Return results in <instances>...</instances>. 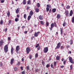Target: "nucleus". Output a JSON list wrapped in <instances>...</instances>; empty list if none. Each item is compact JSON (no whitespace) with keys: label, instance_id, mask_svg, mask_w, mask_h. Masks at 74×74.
Listing matches in <instances>:
<instances>
[{"label":"nucleus","instance_id":"f257e3e1","mask_svg":"<svg viewBox=\"0 0 74 74\" xmlns=\"http://www.w3.org/2000/svg\"><path fill=\"white\" fill-rule=\"evenodd\" d=\"M51 27L49 28L51 31L52 30V28L55 26V27H56V23L54 22L53 23H52L51 25Z\"/></svg>","mask_w":74,"mask_h":74},{"label":"nucleus","instance_id":"f03ea898","mask_svg":"<svg viewBox=\"0 0 74 74\" xmlns=\"http://www.w3.org/2000/svg\"><path fill=\"white\" fill-rule=\"evenodd\" d=\"M46 10L47 12H48L49 10V8H51V5H50L48 4L47 5Z\"/></svg>","mask_w":74,"mask_h":74},{"label":"nucleus","instance_id":"7ed1b4c3","mask_svg":"<svg viewBox=\"0 0 74 74\" xmlns=\"http://www.w3.org/2000/svg\"><path fill=\"white\" fill-rule=\"evenodd\" d=\"M61 46V43L60 42H59L57 44V46H56V48H55V49H58V48H59L60 46Z\"/></svg>","mask_w":74,"mask_h":74},{"label":"nucleus","instance_id":"20e7f679","mask_svg":"<svg viewBox=\"0 0 74 74\" xmlns=\"http://www.w3.org/2000/svg\"><path fill=\"white\" fill-rule=\"evenodd\" d=\"M8 47H7V45H6L4 47V50H5V52L6 53L7 52H8Z\"/></svg>","mask_w":74,"mask_h":74},{"label":"nucleus","instance_id":"39448f33","mask_svg":"<svg viewBox=\"0 0 74 74\" xmlns=\"http://www.w3.org/2000/svg\"><path fill=\"white\" fill-rule=\"evenodd\" d=\"M48 51V47L44 48V49L43 50L44 53H47Z\"/></svg>","mask_w":74,"mask_h":74},{"label":"nucleus","instance_id":"423d86ee","mask_svg":"<svg viewBox=\"0 0 74 74\" xmlns=\"http://www.w3.org/2000/svg\"><path fill=\"white\" fill-rule=\"evenodd\" d=\"M19 49H20V47L19 45L17 46L16 48V51L17 53L18 51H19Z\"/></svg>","mask_w":74,"mask_h":74},{"label":"nucleus","instance_id":"0eeeda50","mask_svg":"<svg viewBox=\"0 0 74 74\" xmlns=\"http://www.w3.org/2000/svg\"><path fill=\"white\" fill-rule=\"evenodd\" d=\"M68 58H69V60L71 63H73L74 62H73V59L71 57H69Z\"/></svg>","mask_w":74,"mask_h":74},{"label":"nucleus","instance_id":"6e6552de","mask_svg":"<svg viewBox=\"0 0 74 74\" xmlns=\"http://www.w3.org/2000/svg\"><path fill=\"white\" fill-rule=\"evenodd\" d=\"M26 51L27 53L28 54L29 53V52L31 51V50L30 49H29V47H28L27 48Z\"/></svg>","mask_w":74,"mask_h":74},{"label":"nucleus","instance_id":"1a4fd4ad","mask_svg":"<svg viewBox=\"0 0 74 74\" xmlns=\"http://www.w3.org/2000/svg\"><path fill=\"white\" fill-rule=\"evenodd\" d=\"M40 34V32H35L34 36L35 37H38V34Z\"/></svg>","mask_w":74,"mask_h":74},{"label":"nucleus","instance_id":"9d476101","mask_svg":"<svg viewBox=\"0 0 74 74\" xmlns=\"http://www.w3.org/2000/svg\"><path fill=\"white\" fill-rule=\"evenodd\" d=\"M61 17V16H60V14H57V19H60Z\"/></svg>","mask_w":74,"mask_h":74},{"label":"nucleus","instance_id":"9b49d317","mask_svg":"<svg viewBox=\"0 0 74 74\" xmlns=\"http://www.w3.org/2000/svg\"><path fill=\"white\" fill-rule=\"evenodd\" d=\"M65 13L66 16H69V11L67 10L66 11H65Z\"/></svg>","mask_w":74,"mask_h":74},{"label":"nucleus","instance_id":"f8f14e48","mask_svg":"<svg viewBox=\"0 0 74 74\" xmlns=\"http://www.w3.org/2000/svg\"><path fill=\"white\" fill-rule=\"evenodd\" d=\"M39 19L40 20H42V19H43V16L40 15L39 17Z\"/></svg>","mask_w":74,"mask_h":74},{"label":"nucleus","instance_id":"ddd939ff","mask_svg":"<svg viewBox=\"0 0 74 74\" xmlns=\"http://www.w3.org/2000/svg\"><path fill=\"white\" fill-rule=\"evenodd\" d=\"M73 10H72L70 11V16H72V15H73Z\"/></svg>","mask_w":74,"mask_h":74},{"label":"nucleus","instance_id":"4468645a","mask_svg":"<svg viewBox=\"0 0 74 74\" xmlns=\"http://www.w3.org/2000/svg\"><path fill=\"white\" fill-rule=\"evenodd\" d=\"M27 4L29 5H31V1L30 0H28L27 2Z\"/></svg>","mask_w":74,"mask_h":74},{"label":"nucleus","instance_id":"2eb2a0df","mask_svg":"<svg viewBox=\"0 0 74 74\" xmlns=\"http://www.w3.org/2000/svg\"><path fill=\"white\" fill-rule=\"evenodd\" d=\"M19 8H18L16 10V14H18V13H19Z\"/></svg>","mask_w":74,"mask_h":74},{"label":"nucleus","instance_id":"dca6fc26","mask_svg":"<svg viewBox=\"0 0 74 74\" xmlns=\"http://www.w3.org/2000/svg\"><path fill=\"white\" fill-rule=\"evenodd\" d=\"M29 15H30L31 16H32L33 15V12L31 10L30 12Z\"/></svg>","mask_w":74,"mask_h":74},{"label":"nucleus","instance_id":"f3484780","mask_svg":"<svg viewBox=\"0 0 74 74\" xmlns=\"http://www.w3.org/2000/svg\"><path fill=\"white\" fill-rule=\"evenodd\" d=\"M13 52H14V48H13V47H12L11 49V53L12 55V54H13Z\"/></svg>","mask_w":74,"mask_h":74},{"label":"nucleus","instance_id":"a211bd4d","mask_svg":"<svg viewBox=\"0 0 74 74\" xmlns=\"http://www.w3.org/2000/svg\"><path fill=\"white\" fill-rule=\"evenodd\" d=\"M39 10H39V9L38 8H36L35 9V12H39Z\"/></svg>","mask_w":74,"mask_h":74},{"label":"nucleus","instance_id":"6ab92c4d","mask_svg":"<svg viewBox=\"0 0 74 74\" xmlns=\"http://www.w3.org/2000/svg\"><path fill=\"white\" fill-rule=\"evenodd\" d=\"M14 59H11V61L10 62V64H12L14 62Z\"/></svg>","mask_w":74,"mask_h":74},{"label":"nucleus","instance_id":"aec40b11","mask_svg":"<svg viewBox=\"0 0 74 74\" xmlns=\"http://www.w3.org/2000/svg\"><path fill=\"white\" fill-rule=\"evenodd\" d=\"M56 59L57 60H60V56H57L56 57Z\"/></svg>","mask_w":74,"mask_h":74},{"label":"nucleus","instance_id":"412c9836","mask_svg":"<svg viewBox=\"0 0 74 74\" xmlns=\"http://www.w3.org/2000/svg\"><path fill=\"white\" fill-rule=\"evenodd\" d=\"M56 11V8H54L52 10V12L53 13L55 12Z\"/></svg>","mask_w":74,"mask_h":74},{"label":"nucleus","instance_id":"4be33fe9","mask_svg":"<svg viewBox=\"0 0 74 74\" xmlns=\"http://www.w3.org/2000/svg\"><path fill=\"white\" fill-rule=\"evenodd\" d=\"M3 41H0V47H1L3 45Z\"/></svg>","mask_w":74,"mask_h":74},{"label":"nucleus","instance_id":"5701e85b","mask_svg":"<svg viewBox=\"0 0 74 74\" xmlns=\"http://www.w3.org/2000/svg\"><path fill=\"white\" fill-rule=\"evenodd\" d=\"M45 23L42 21H41L40 23L41 25H44V23Z\"/></svg>","mask_w":74,"mask_h":74},{"label":"nucleus","instance_id":"b1692460","mask_svg":"<svg viewBox=\"0 0 74 74\" xmlns=\"http://www.w3.org/2000/svg\"><path fill=\"white\" fill-rule=\"evenodd\" d=\"M23 4L25 5L26 3V0H23Z\"/></svg>","mask_w":74,"mask_h":74},{"label":"nucleus","instance_id":"393cba45","mask_svg":"<svg viewBox=\"0 0 74 74\" xmlns=\"http://www.w3.org/2000/svg\"><path fill=\"white\" fill-rule=\"evenodd\" d=\"M60 32H61V36H62V34H63V29H62L61 28L60 29Z\"/></svg>","mask_w":74,"mask_h":74},{"label":"nucleus","instance_id":"a878e982","mask_svg":"<svg viewBox=\"0 0 74 74\" xmlns=\"http://www.w3.org/2000/svg\"><path fill=\"white\" fill-rule=\"evenodd\" d=\"M32 17V16L30 15H29L28 16V18L27 19L28 21H29L30 19V18H31V17Z\"/></svg>","mask_w":74,"mask_h":74},{"label":"nucleus","instance_id":"bb28decb","mask_svg":"<svg viewBox=\"0 0 74 74\" xmlns=\"http://www.w3.org/2000/svg\"><path fill=\"white\" fill-rule=\"evenodd\" d=\"M72 22L74 23V16H73V18H72Z\"/></svg>","mask_w":74,"mask_h":74},{"label":"nucleus","instance_id":"cd10ccee","mask_svg":"<svg viewBox=\"0 0 74 74\" xmlns=\"http://www.w3.org/2000/svg\"><path fill=\"white\" fill-rule=\"evenodd\" d=\"M7 14V16H8V17H9L10 15V12H8Z\"/></svg>","mask_w":74,"mask_h":74},{"label":"nucleus","instance_id":"c85d7f7f","mask_svg":"<svg viewBox=\"0 0 74 74\" xmlns=\"http://www.w3.org/2000/svg\"><path fill=\"white\" fill-rule=\"evenodd\" d=\"M35 71L36 73L38 72V71H39V69H35Z\"/></svg>","mask_w":74,"mask_h":74},{"label":"nucleus","instance_id":"c756f323","mask_svg":"<svg viewBox=\"0 0 74 74\" xmlns=\"http://www.w3.org/2000/svg\"><path fill=\"white\" fill-rule=\"evenodd\" d=\"M0 2L1 3H4L5 1V0H0Z\"/></svg>","mask_w":74,"mask_h":74},{"label":"nucleus","instance_id":"7c9ffc66","mask_svg":"<svg viewBox=\"0 0 74 74\" xmlns=\"http://www.w3.org/2000/svg\"><path fill=\"white\" fill-rule=\"evenodd\" d=\"M37 6L38 8H39V7H40V3H37Z\"/></svg>","mask_w":74,"mask_h":74},{"label":"nucleus","instance_id":"2f4dec72","mask_svg":"<svg viewBox=\"0 0 74 74\" xmlns=\"http://www.w3.org/2000/svg\"><path fill=\"white\" fill-rule=\"evenodd\" d=\"M70 68L71 70H73V65L72 64L70 66Z\"/></svg>","mask_w":74,"mask_h":74},{"label":"nucleus","instance_id":"473e14b6","mask_svg":"<svg viewBox=\"0 0 74 74\" xmlns=\"http://www.w3.org/2000/svg\"><path fill=\"white\" fill-rule=\"evenodd\" d=\"M15 71H16L18 70V68L16 67H15L14 68Z\"/></svg>","mask_w":74,"mask_h":74},{"label":"nucleus","instance_id":"72a5a7b5","mask_svg":"<svg viewBox=\"0 0 74 74\" xmlns=\"http://www.w3.org/2000/svg\"><path fill=\"white\" fill-rule=\"evenodd\" d=\"M70 8V6H69V5H68L66 6V9H69Z\"/></svg>","mask_w":74,"mask_h":74},{"label":"nucleus","instance_id":"f704fd0d","mask_svg":"<svg viewBox=\"0 0 74 74\" xmlns=\"http://www.w3.org/2000/svg\"><path fill=\"white\" fill-rule=\"evenodd\" d=\"M46 25L47 26H49V23L48 22H46Z\"/></svg>","mask_w":74,"mask_h":74},{"label":"nucleus","instance_id":"c9c22d12","mask_svg":"<svg viewBox=\"0 0 74 74\" xmlns=\"http://www.w3.org/2000/svg\"><path fill=\"white\" fill-rule=\"evenodd\" d=\"M19 21V18H16L15 19V22H18V21Z\"/></svg>","mask_w":74,"mask_h":74},{"label":"nucleus","instance_id":"e433bc0d","mask_svg":"<svg viewBox=\"0 0 74 74\" xmlns=\"http://www.w3.org/2000/svg\"><path fill=\"white\" fill-rule=\"evenodd\" d=\"M38 53H36L35 54V57L36 58H37L38 57Z\"/></svg>","mask_w":74,"mask_h":74},{"label":"nucleus","instance_id":"4c0bfd02","mask_svg":"<svg viewBox=\"0 0 74 74\" xmlns=\"http://www.w3.org/2000/svg\"><path fill=\"white\" fill-rule=\"evenodd\" d=\"M40 45L39 44H38L36 45V48H38V47H39V45Z\"/></svg>","mask_w":74,"mask_h":74},{"label":"nucleus","instance_id":"58836bf2","mask_svg":"<svg viewBox=\"0 0 74 74\" xmlns=\"http://www.w3.org/2000/svg\"><path fill=\"white\" fill-rule=\"evenodd\" d=\"M24 18L25 19H26V14H25L24 15Z\"/></svg>","mask_w":74,"mask_h":74},{"label":"nucleus","instance_id":"ea45409f","mask_svg":"<svg viewBox=\"0 0 74 74\" xmlns=\"http://www.w3.org/2000/svg\"><path fill=\"white\" fill-rule=\"evenodd\" d=\"M66 23L65 22H64V23L63 24V26L64 27V26H66Z\"/></svg>","mask_w":74,"mask_h":74},{"label":"nucleus","instance_id":"a19ab883","mask_svg":"<svg viewBox=\"0 0 74 74\" xmlns=\"http://www.w3.org/2000/svg\"><path fill=\"white\" fill-rule=\"evenodd\" d=\"M3 21L1 20V21L0 23L1 25H3Z\"/></svg>","mask_w":74,"mask_h":74},{"label":"nucleus","instance_id":"79ce46f5","mask_svg":"<svg viewBox=\"0 0 74 74\" xmlns=\"http://www.w3.org/2000/svg\"><path fill=\"white\" fill-rule=\"evenodd\" d=\"M49 66H50V64H48L46 65V67H47V68H48V67H49Z\"/></svg>","mask_w":74,"mask_h":74},{"label":"nucleus","instance_id":"37998d69","mask_svg":"<svg viewBox=\"0 0 74 74\" xmlns=\"http://www.w3.org/2000/svg\"><path fill=\"white\" fill-rule=\"evenodd\" d=\"M0 67H2V66H3V63L1 62H0Z\"/></svg>","mask_w":74,"mask_h":74},{"label":"nucleus","instance_id":"c03bdc74","mask_svg":"<svg viewBox=\"0 0 74 74\" xmlns=\"http://www.w3.org/2000/svg\"><path fill=\"white\" fill-rule=\"evenodd\" d=\"M42 64L43 65V66H44V65L45 64V62H44V61H42Z\"/></svg>","mask_w":74,"mask_h":74},{"label":"nucleus","instance_id":"a18cd8bd","mask_svg":"<svg viewBox=\"0 0 74 74\" xmlns=\"http://www.w3.org/2000/svg\"><path fill=\"white\" fill-rule=\"evenodd\" d=\"M27 31H25L24 32V33L25 34H27Z\"/></svg>","mask_w":74,"mask_h":74},{"label":"nucleus","instance_id":"49530a36","mask_svg":"<svg viewBox=\"0 0 74 74\" xmlns=\"http://www.w3.org/2000/svg\"><path fill=\"white\" fill-rule=\"evenodd\" d=\"M71 45H72L73 44V40H71V42L70 43Z\"/></svg>","mask_w":74,"mask_h":74},{"label":"nucleus","instance_id":"de8ad7c7","mask_svg":"<svg viewBox=\"0 0 74 74\" xmlns=\"http://www.w3.org/2000/svg\"><path fill=\"white\" fill-rule=\"evenodd\" d=\"M21 63L20 62H18V63L17 64V65H18V66H19L20 65V64Z\"/></svg>","mask_w":74,"mask_h":74},{"label":"nucleus","instance_id":"09e8293b","mask_svg":"<svg viewBox=\"0 0 74 74\" xmlns=\"http://www.w3.org/2000/svg\"><path fill=\"white\" fill-rule=\"evenodd\" d=\"M56 65V62H54V66H55Z\"/></svg>","mask_w":74,"mask_h":74},{"label":"nucleus","instance_id":"8fccbe9b","mask_svg":"<svg viewBox=\"0 0 74 74\" xmlns=\"http://www.w3.org/2000/svg\"><path fill=\"white\" fill-rule=\"evenodd\" d=\"M10 40H11V38H10V37H8V40L9 41H10Z\"/></svg>","mask_w":74,"mask_h":74},{"label":"nucleus","instance_id":"3c124183","mask_svg":"<svg viewBox=\"0 0 74 74\" xmlns=\"http://www.w3.org/2000/svg\"><path fill=\"white\" fill-rule=\"evenodd\" d=\"M66 61L64 60L63 62V63L64 64H66Z\"/></svg>","mask_w":74,"mask_h":74},{"label":"nucleus","instance_id":"603ef678","mask_svg":"<svg viewBox=\"0 0 74 74\" xmlns=\"http://www.w3.org/2000/svg\"><path fill=\"white\" fill-rule=\"evenodd\" d=\"M21 74H25V71H23L22 72Z\"/></svg>","mask_w":74,"mask_h":74},{"label":"nucleus","instance_id":"864d4df0","mask_svg":"<svg viewBox=\"0 0 74 74\" xmlns=\"http://www.w3.org/2000/svg\"><path fill=\"white\" fill-rule=\"evenodd\" d=\"M27 69L28 70H29V66H27Z\"/></svg>","mask_w":74,"mask_h":74},{"label":"nucleus","instance_id":"5fc2aeb1","mask_svg":"<svg viewBox=\"0 0 74 74\" xmlns=\"http://www.w3.org/2000/svg\"><path fill=\"white\" fill-rule=\"evenodd\" d=\"M29 58L30 59H32V56H31V55L29 56Z\"/></svg>","mask_w":74,"mask_h":74},{"label":"nucleus","instance_id":"6e6d98bb","mask_svg":"<svg viewBox=\"0 0 74 74\" xmlns=\"http://www.w3.org/2000/svg\"><path fill=\"white\" fill-rule=\"evenodd\" d=\"M7 31V28H6L5 29L4 31L5 32H6V31Z\"/></svg>","mask_w":74,"mask_h":74},{"label":"nucleus","instance_id":"4d7b16f0","mask_svg":"<svg viewBox=\"0 0 74 74\" xmlns=\"http://www.w3.org/2000/svg\"><path fill=\"white\" fill-rule=\"evenodd\" d=\"M30 8V7H28L27 8V10H29V9Z\"/></svg>","mask_w":74,"mask_h":74},{"label":"nucleus","instance_id":"13d9d810","mask_svg":"<svg viewBox=\"0 0 74 74\" xmlns=\"http://www.w3.org/2000/svg\"><path fill=\"white\" fill-rule=\"evenodd\" d=\"M38 50H40V47L39 46L37 49Z\"/></svg>","mask_w":74,"mask_h":74},{"label":"nucleus","instance_id":"bf43d9fd","mask_svg":"<svg viewBox=\"0 0 74 74\" xmlns=\"http://www.w3.org/2000/svg\"><path fill=\"white\" fill-rule=\"evenodd\" d=\"M33 30H31L30 31V33H32V32H33Z\"/></svg>","mask_w":74,"mask_h":74},{"label":"nucleus","instance_id":"052dcab7","mask_svg":"<svg viewBox=\"0 0 74 74\" xmlns=\"http://www.w3.org/2000/svg\"><path fill=\"white\" fill-rule=\"evenodd\" d=\"M21 69L22 70H23V67L22 66L21 67Z\"/></svg>","mask_w":74,"mask_h":74},{"label":"nucleus","instance_id":"680f3d73","mask_svg":"<svg viewBox=\"0 0 74 74\" xmlns=\"http://www.w3.org/2000/svg\"><path fill=\"white\" fill-rule=\"evenodd\" d=\"M61 49H63V48H64V47H63V46H62L61 47Z\"/></svg>","mask_w":74,"mask_h":74},{"label":"nucleus","instance_id":"e2e57ef3","mask_svg":"<svg viewBox=\"0 0 74 74\" xmlns=\"http://www.w3.org/2000/svg\"><path fill=\"white\" fill-rule=\"evenodd\" d=\"M11 20H9V23H11Z\"/></svg>","mask_w":74,"mask_h":74},{"label":"nucleus","instance_id":"0e129e2a","mask_svg":"<svg viewBox=\"0 0 74 74\" xmlns=\"http://www.w3.org/2000/svg\"><path fill=\"white\" fill-rule=\"evenodd\" d=\"M51 67L52 68H53V64H51Z\"/></svg>","mask_w":74,"mask_h":74},{"label":"nucleus","instance_id":"69168bd1","mask_svg":"<svg viewBox=\"0 0 74 74\" xmlns=\"http://www.w3.org/2000/svg\"><path fill=\"white\" fill-rule=\"evenodd\" d=\"M49 13H51V9H50L49 10Z\"/></svg>","mask_w":74,"mask_h":74},{"label":"nucleus","instance_id":"338daca9","mask_svg":"<svg viewBox=\"0 0 74 74\" xmlns=\"http://www.w3.org/2000/svg\"><path fill=\"white\" fill-rule=\"evenodd\" d=\"M64 67V66H61V68H62Z\"/></svg>","mask_w":74,"mask_h":74},{"label":"nucleus","instance_id":"774afa93","mask_svg":"<svg viewBox=\"0 0 74 74\" xmlns=\"http://www.w3.org/2000/svg\"><path fill=\"white\" fill-rule=\"evenodd\" d=\"M16 16L17 18H19V16L18 14Z\"/></svg>","mask_w":74,"mask_h":74}]
</instances>
